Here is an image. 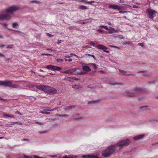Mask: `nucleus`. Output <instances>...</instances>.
I'll return each instance as SVG.
<instances>
[{
    "instance_id": "obj_1",
    "label": "nucleus",
    "mask_w": 158,
    "mask_h": 158,
    "mask_svg": "<svg viewBox=\"0 0 158 158\" xmlns=\"http://www.w3.org/2000/svg\"><path fill=\"white\" fill-rule=\"evenodd\" d=\"M38 89L48 94H54L57 92V90L53 88L45 85H41L36 86Z\"/></svg>"
},
{
    "instance_id": "obj_2",
    "label": "nucleus",
    "mask_w": 158,
    "mask_h": 158,
    "mask_svg": "<svg viewBox=\"0 0 158 158\" xmlns=\"http://www.w3.org/2000/svg\"><path fill=\"white\" fill-rule=\"evenodd\" d=\"M114 151V147L113 146H110L106 150L102 152V155L104 157L109 156Z\"/></svg>"
},
{
    "instance_id": "obj_3",
    "label": "nucleus",
    "mask_w": 158,
    "mask_h": 158,
    "mask_svg": "<svg viewBox=\"0 0 158 158\" xmlns=\"http://www.w3.org/2000/svg\"><path fill=\"white\" fill-rule=\"evenodd\" d=\"M19 7L16 5H13L6 8L5 10V12L10 16V15L13 14L15 12L19 10Z\"/></svg>"
},
{
    "instance_id": "obj_4",
    "label": "nucleus",
    "mask_w": 158,
    "mask_h": 158,
    "mask_svg": "<svg viewBox=\"0 0 158 158\" xmlns=\"http://www.w3.org/2000/svg\"><path fill=\"white\" fill-rule=\"evenodd\" d=\"M141 91V89L138 88H136L134 91L130 92H127V94L128 96L129 97H134L136 95L137 93H139Z\"/></svg>"
},
{
    "instance_id": "obj_5",
    "label": "nucleus",
    "mask_w": 158,
    "mask_h": 158,
    "mask_svg": "<svg viewBox=\"0 0 158 158\" xmlns=\"http://www.w3.org/2000/svg\"><path fill=\"white\" fill-rule=\"evenodd\" d=\"M146 11L148 14V17L150 19H152L156 15V12L155 10L151 9H148Z\"/></svg>"
},
{
    "instance_id": "obj_6",
    "label": "nucleus",
    "mask_w": 158,
    "mask_h": 158,
    "mask_svg": "<svg viewBox=\"0 0 158 158\" xmlns=\"http://www.w3.org/2000/svg\"><path fill=\"white\" fill-rule=\"evenodd\" d=\"M130 140L128 139H127L125 140L120 141L118 143L117 145L118 146L120 147H122L124 146H127L130 143Z\"/></svg>"
},
{
    "instance_id": "obj_7",
    "label": "nucleus",
    "mask_w": 158,
    "mask_h": 158,
    "mask_svg": "<svg viewBox=\"0 0 158 158\" xmlns=\"http://www.w3.org/2000/svg\"><path fill=\"white\" fill-rule=\"evenodd\" d=\"M45 68L52 71H60L61 69V68L60 67L52 65H47Z\"/></svg>"
},
{
    "instance_id": "obj_8",
    "label": "nucleus",
    "mask_w": 158,
    "mask_h": 158,
    "mask_svg": "<svg viewBox=\"0 0 158 158\" xmlns=\"http://www.w3.org/2000/svg\"><path fill=\"white\" fill-rule=\"evenodd\" d=\"M124 6H119L114 4L110 5L109 8L114 10H122L124 9Z\"/></svg>"
},
{
    "instance_id": "obj_9",
    "label": "nucleus",
    "mask_w": 158,
    "mask_h": 158,
    "mask_svg": "<svg viewBox=\"0 0 158 158\" xmlns=\"http://www.w3.org/2000/svg\"><path fill=\"white\" fill-rule=\"evenodd\" d=\"M11 83L12 81H0V85L10 87Z\"/></svg>"
},
{
    "instance_id": "obj_10",
    "label": "nucleus",
    "mask_w": 158,
    "mask_h": 158,
    "mask_svg": "<svg viewBox=\"0 0 158 158\" xmlns=\"http://www.w3.org/2000/svg\"><path fill=\"white\" fill-rule=\"evenodd\" d=\"M11 18V16L9 14L7 13L6 14L0 15V20H3L6 19L7 20H10Z\"/></svg>"
},
{
    "instance_id": "obj_11",
    "label": "nucleus",
    "mask_w": 158,
    "mask_h": 158,
    "mask_svg": "<svg viewBox=\"0 0 158 158\" xmlns=\"http://www.w3.org/2000/svg\"><path fill=\"white\" fill-rule=\"evenodd\" d=\"M96 47L98 49H101L102 50H104L103 51L104 52H106L107 53H109V51L108 50H105L107 49V48L105 46H104L101 45V44H98L96 46Z\"/></svg>"
},
{
    "instance_id": "obj_12",
    "label": "nucleus",
    "mask_w": 158,
    "mask_h": 158,
    "mask_svg": "<svg viewBox=\"0 0 158 158\" xmlns=\"http://www.w3.org/2000/svg\"><path fill=\"white\" fill-rule=\"evenodd\" d=\"M78 69L75 68L74 69H70L68 70L65 71L64 73L68 74H71L75 72Z\"/></svg>"
},
{
    "instance_id": "obj_13",
    "label": "nucleus",
    "mask_w": 158,
    "mask_h": 158,
    "mask_svg": "<svg viewBox=\"0 0 158 158\" xmlns=\"http://www.w3.org/2000/svg\"><path fill=\"white\" fill-rule=\"evenodd\" d=\"M83 158H99L97 156L92 155H84L82 156Z\"/></svg>"
},
{
    "instance_id": "obj_14",
    "label": "nucleus",
    "mask_w": 158,
    "mask_h": 158,
    "mask_svg": "<svg viewBox=\"0 0 158 158\" xmlns=\"http://www.w3.org/2000/svg\"><path fill=\"white\" fill-rule=\"evenodd\" d=\"M83 70L86 72H89L91 71V69L88 66L84 65L82 67Z\"/></svg>"
},
{
    "instance_id": "obj_15",
    "label": "nucleus",
    "mask_w": 158,
    "mask_h": 158,
    "mask_svg": "<svg viewBox=\"0 0 158 158\" xmlns=\"http://www.w3.org/2000/svg\"><path fill=\"white\" fill-rule=\"evenodd\" d=\"M144 136V135H138L136 136H135L133 137V139L134 140H138L141 139L143 138V137Z\"/></svg>"
},
{
    "instance_id": "obj_16",
    "label": "nucleus",
    "mask_w": 158,
    "mask_h": 158,
    "mask_svg": "<svg viewBox=\"0 0 158 158\" xmlns=\"http://www.w3.org/2000/svg\"><path fill=\"white\" fill-rule=\"evenodd\" d=\"M110 29L109 31V32L110 33H112L117 32V31L114 28H112L110 27H109Z\"/></svg>"
},
{
    "instance_id": "obj_17",
    "label": "nucleus",
    "mask_w": 158,
    "mask_h": 158,
    "mask_svg": "<svg viewBox=\"0 0 158 158\" xmlns=\"http://www.w3.org/2000/svg\"><path fill=\"white\" fill-rule=\"evenodd\" d=\"M118 71L120 73H121L123 75H131V74H128L126 71H125L124 70L121 69H118Z\"/></svg>"
},
{
    "instance_id": "obj_18",
    "label": "nucleus",
    "mask_w": 158,
    "mask_h": 158,
    "mask_svg": "<svg viewBox=\"0 0 158 158\" xmlns=\"http://www.w3.org/2000/svg\"><path fill=\"white\" fill-rule=\"evenodd\" d=\"M75 108V106H69L66 107L64 108L65 110L68 111L70 110H72Z\"/></svg>"
},
{
    "instance_id": "obj_19",
    "label": "nucleus",
    "mask_w": 158,
    "mask_h": 158,
    "mask_svg": "<svg viewBox=\"0 0 158 158\" xmlns=\"http://www.w3.org/2000/svg\"><path fill=\"white\" fill-rule=\"evenodd\" d=\"M10 87L14 88H17L19 89H20V88L19 87V86L18 85L13 84L12 82L11 83Z\"/></svg>"
},
{
    "instance_id": "obj_20",
    "label": "nucleus",
    "mask_w": 158,
    "mask_h": 158,
    "mask_svg": "<svg viewBox=\"0 0 158 158\" xmlns=\"http://www.w3.org/2000/svg\"><path fill=\"white\" fill-rule=\"evenodd\" d=\"M63 158H76V156H74L66 155L64 156Z\"/></svg>"
},
{
    "instance_id": "obj_21",
    "label": "nucleus",
    "mask_w": 158,
    "mask_h": 158,
    "mask_svg": "<svg viewBox=\"0 0 158 158\" xmlns=\"http://www.w3.org/2000/svg\"><path fill=\"white\" fill-rule=\"evenodd\" d=\"M92 19L91 18H89L88 19H85L83 20V23H82L83 24H84L86 23H87L88 22V20H90L91 22L92 21Z\"/></svg>"
},
{
    "instance_id": "obj_22",
    "label": "nucleus",
    "mask_w": 158,
    "mask_h": 158,
    "mask_svg": "<svg viewBox=\"0 0 158 158\" xmlns=\"http://www.w3.org/2000/svg\"><path fill=\"white\" fill-rule=\"evenodd\" d=\"M3 115L4 117H9L12 118H14V116L13 115L7 114L4 112L3 113Z\"/></svg>"
},
{
    "instance_id": "obj_23",
    "label": "nucleus",
    "mask_w": 158,
    "mask_h": 158,
    "mask_svg": "<svg viewBox=\"0 0 158 158\" xmlns=\"http://www.w3.org/2000/svg\"><path fill=\"white\" fill-rule=\"evenodd\" d=\"M79 8L80 9L84 10L85 9H87L88 8L86 6L81 5L79 6Z\"/></svg>"
},
{
    "instance_id": "obj_24",
    "label": "nucleus",
    "mask_w": 158,
    "mask_h": 158,
    "mask_svg": "<svg viewBox=\"0 0 158 158\" xmlns=\"http://www.w3.org/2000/svg\"><path fill=\"white\" fill-rule=\"evenodd\" d=\"M99 28H104L105 29L107 30H108V28L107 26H106L100 25L99 26Z\"/></svg>"
},
{
    "instance_id": "obj_25",
    "label": "nucleus",
    "mask_w": 158,
    "mask_h": 158,
    "mask_svg": "<svg viewBox=\"0 0 158 158\" xmlns=\"http://www.w3.org/2000/svg\"><path fill=\"white\" fill-rule=\"evenodd\" d=\"M15 124H18L20 125H22V123H19L18 122H12L11 123L10 125H13Z\"/></svg>"
},
{
    "instance_id": "obj_26",
    "label": "nucleus",
    "mask_w": 158,
    "mask_h": 158,
    "mask_svg": "<svg viewBox=\"0 0 158 158\" xmlns=\"http://www.w3.org/2000/svg\"><path fill=\"white\" fill-rule=\"evenodd\" d=\"M12 25L13 28H15L16 26H18V24L17 23H13Z\"/></svg>"
},
{
    "instance_id": "obj_27",
    "label": "nucleus",
    "mask_w": 158,
    "mask_h": 158,
    "mask_svg": "<svg viewBox=\"0 0 158 158\" xmlns=\"http://www.w3.org/2000/svg\"><path fill=\"white\" fill-rule=\"evenodd\" d=\"M98 101H99L98 100H93V101H89L88 102V104L93 103L97 102Z\"/></svg>"
},
{
    "instance_id": "obj_28",
    "label": "nucleus",
    "mask_w": 158,
    "mask_h": 158,
    "mask_svg": "<svg viewBox=\"0 0 158 158\" xmlns=\"http://www.w3.org/2000/svg\"><path fill=\"white\" fill-rule=\"evenodd\" d=\"M96 31L100 33H103L104 31V30L101 29H98L96 30Z\"/></svg>"
},
{
    "instance_id": "obj_29",
    "label": "nucleus",
    "mask_w": 158,
    "mask_h": 158,
    "mask_svg": "<svg viewBox=\"0 0 158 158\" xmlns=\"http://www.w3.org/2000/svg\"><path fill=\"white\" fill-rule=\"evenodd\" d=\"M76 23H79L80 24H83V23H83V20H79L78 21L76 22Z\"/></svg>"
},
{
    "instance_id": "obj_30",
    "label": "nucleus",
    "mask_w": 158,
    "mask_h": 158,
    "mask_svg": "<svg viewBox=\"0 0 158 158\" xmlns=\"http://www.w3.org/2000/svg\"><path fill=\"white\" fill-rule=\"evenodd\" d=\"M76 73H77V74L79 75H83L84 74V72H82V71L80 72H76Z\"/></svg>"
},
{
    "instance_id": "obj_31",
    "label": "nucleus",
    "mask_w": 158,
    "mask_h": 158,
    "mask_svg": "<svg viewBox=\"0 0 158 158\" xmlns=\"http://www.w3.org/2000/svg\"><path fill=\"white\" fill-rule=\"evenodd\" d=\"M13 45L12 44L8 45L7 47L6 48H13Z\"/></svg>"
},
{
    "instance_id": "obj_32",
    "label": "nucleus",
    "mask_w": 158,
    "mask_h": 158,
    "mask_svg": "<svg viewBox=\"0 0 158 158\" xmlns=\"http://www.w3.org/2000/svg\"><path fill=\"white\" fill-rule=\"evenodd\" d=\"M41 113L43 114H50V113L48 112H45V111H42L41 112Z\"/></svg>"
},
{
    "instance_id": "obj_33",
    "label": "nucleus",
    "mask_w": 158,
    "mask_h": 158,
    "mask_svg": "<svg viewBox=\"0 0 158 158\" xmlns=\"http://www.w3.org/2000/svg\"><path fill=\"white\" fill-rule=\"evenodd\" d=\"M56 61L58 62H62L64 60L63 59H57Z\"/></svg>"
},
{
    "instance_id": "obj_34",
    "label": "nucleus",
    "mask_w": 158,
    "mask_h": 158,
    "mask_svg": "<svg viewBox=\"0 0 158 158\" xmlns=\"http://www.w3.org/2000/svg\"><path fill=\"white\" fill-rule=\"evenodd\" d=\"M78 2H83L84 3H86V0H78Z\"/></svg>"
},
{
    "instance_id": "obj_35",
    "label": "nucleus",
    "mask_w": 158,
    "mask_h": 158,
    "mask_svg": "<svg viewBox=\"0 0 158 158\" xmlns=\"http://www.w3.org/2000/svg\"><path fill=\"white\" fill-rule=\"evenodd\" d=\"M95 2V1H86V3L88 4H91L92 3H94Z\"/></svg>"
},
{
    "instance_id": "obj_36",
    "label": "nucleus",
    "mask_w": 158,
    "mask_h": 158,
    "mask_svg": "<svg viewBox=\"0 0 158 158\" xmlns=\"http://www.w3.org/2000/svg\"><path fill=\"white\" fill-rule=\"evenodd\" d=\"M31 2L32 3H40V2L38 1H35V0H33V1H31Z\"/></svg>"
},
{
    "instance_id": "obj_37",
    "label": "nucleus",
    "mask_w": 158,
    "mask_h": 158,
    "mask_svg": "<svg viewBox=\"0 0 158 158\" xmlns=\"http://www.w3.org/2000/svg\"><path fill=\"white\" fill-rule=\"evenodd\" d=\"M24 158H34L30 156L24 155Z\"/></svg>"
},
{
    "instance_id": "obj_38",
    "label": "nucleus",
    "mask_w": 158,
    "mask_h": 158,
    "mask_svg": "<svg viewBox=\"0 0 158 158\" xmlns=\"http://www.w3.org/2000/svg\"><path fill=\"white\" fill-rule=\"evenodd\" d=\"M122 44L123 45H127V44H129L130 43L129 42H123L122 43Z\"/></svg>"
},
{
    "instance_id": "obj_39",
    "label": "nucleus",
    "mask_w": 158,
    "mask_h": 158,
    "mask_svg": "<svg viewBox=\"0 0 158 158\" xmlns=\"http://www.w3.org/2000/svg\"><path fill=\"white\" fill-rule=\"evenodd\" d=\"M109 46L110 47L112 48H117L118 49H119V48L116 46H113V45H109Z\"/></svg>"
},
{
    "instance_id": "obj_40",
    "label": "nucleus",
    "mask_w": 158,
    "mask_h": 158,
    "mask_svg": "<svg viewBox=\"0 0 158 158\" xmlns=\"http://www.w3.org/2000/svg\"><path fill=\"white\" fill-rule=\"evenodd\" d=\"M73 88H75V89H79V86L77 85H74V86H73Z\"/></svg>"
},
{
    "instance_id": "obj_41",
    "label": "nucleus",
    "mask_w": 158,
    "mask_h": 158,
    "mask_svg": "<svg viewBox=\"0 0 158 158\" xmlns=\"http://www.w3.org/2000/svg\"><path fill=\"white\" fill-rule=\"evenodd\" d=\"M90 45H92L93 46H94L95 45V44L94 43H93V42L92 41H90Z\"/></svg>"
},
{
    "instance_id": "obj_42",
    "label": "nucleus",
    "mask_w": 158,
    "mask_h": 158,
    "mask_svg": "<svg viewBox=\"0 0 158 158\" xmlns=\"http://www.w3.org/2000/svg\"><path fill=\"white\" fill-rule=\"evenodd\" d=\"M33 156L34 157V158H44L43 157H40L36 155H34Z\"/></svg>"
},
{
    "instance_id": "obj_43",
    "label": "nucleus",
    "mask_w": 158,
    "mask_h": 158,
    "mask_svg": "<svg viewBox=\"0 0 158 158\" xmlns=\"http://www.w3.org/2000/svg\"><path fill=\"white\" fill-rule=\"evenodd\" d=\"M36 123L40 125H43L44 124L43 123V122H36Z\"/></svg>"
},
{
    "instance_id": "obj_44",
    "label": "nucleus",
    "mask_w": 158,
    "mask_h": 158,
    "mask_svg": "<svg viewBox=\"0 0 158 158\" xmlns=\"http://www.w3.org/2000/svg\"><path fill=\"white\" fill-rule=\"evenodd\" d=\"M138 45H139V46H141V47H143V44L142 43H139L138 44Z\"/></svg>"
},
{
    "instance_id": "obj_45",
    "label": "nucleus",
    "mask_w": 158,
    "mask_h": 158,
    "mask_svg": "<svg viewBox=\"0 0 158 158\" xmlns=\"http://www.w3.org/2000/svg\"><path fill=\"white\" fill-rule=\"evenodd\" d=\"M15 113L16 114H18L20 115H22V114H21L19 111H17L15 112Z\"/></svg>"
},
{
    "instance_id": "obj_46",
    "label": "nucleus",
    "mask_w": 158,
    "mask_h": 158,
    "mask_svg": "<svg viewBox=\"0 0 158 158\" xmlns=\"http://www.w3.org/2000/svg\"><path fill=\"white\" fill-rule=\"evenodd\" d=\"M127 12V11H119V13H121L122 14H123V13Z\"/></svg>"
},
{
    "instance_id": "obj_47",
    "label": "nucleus",
    "mask_w": 158,
    "mask_h": 158,
    "mask_svg": "<svg viewBox=\"0 0 158 158\" xmlns=\"http://www.w3.org/2000/svg\"><path fill=\"white\" fill-rule=\"evenodd\" d=\"M2 25L4 26H5V27L6 28H7V24L6 23H3L2 24Z\"/></svg>"
},
{
    "instance_id": "obj_48",
    "label": "nucleus",
    "mask_w": 158,
    "mask_h": 158,
    "mask_svg": "<svg viewBox=\"0 0 158 158\" xmlns=\"http://www.w3.org/2000/svg\"><path fill=\"white\" fill-rule=\"evenodd\" d=\"M46 131H40L39 132V133L40 134H43L46 133Z\"/></svg>"
},
{
    "instance_id": "obj_49",
    "label": "nucleus",
    "mask_w": 158,
    "mask_h": 158,
    "mask_svg": "<svg viewBox=\"0 0 158 158\" xmlns=\"http://www.w3.org/2000/svg\"><path fill=\"white\" fill-rule=\"evenodd\" d=\"M88 56H92V57H93L94 59H95V56H94V55H91V54H88Z\"/></svg>"
},
{
    "instance_id": "obj_50",
    "label": "nucleus",
    "mask_w": 158,
    "mask_h": 158,
    "mask_svg": "<svg viewBox=\"0 0 158 158\" xmlns=\"http://www.w3.org/2000/svg\"><path fill=\"white\" fill-rule=\"evenodd\" d=\"M147 107V106H141L140 107V108L141 109H142V108H146Z\"/></svg>"
},
{
    "instance_id": "obj_51",
    "label": "nucleus",
    "mask_w": 158,
    "mask_h": 158,
    "mask_svg": "<svg viewBox=\"0 0 158 158\" xmlns=\"http://www.w3.org/2000/svg\"><path fill=\"white\" fill-rule=\"evenodd\" d=\"M42 55H46V56H51V54H48V53H44V54H43Z\"/></svg>"
},
{
    "instance_id": "obj_52",
    "label": "nucleus",
    "mask_w": 158,
    "mask_h": 158,
    "mask_svg": "<svg viewBox=\"0 0 158 158\" xmlns=\"http://www.w3.org/2000/svg\"><path fill=\"white\" fill-rule=\"evenodd\" d=\"M55 110V109H52V110H47V111H54V110Z\"/></svg>"
},
{
    "instance_id": "obj_53",
    "label": "nucleus",
    "mask_w": 158,
    "mask_h": 158,
    "mask_svg": "<svg viewBox=\"0 0 158 158\" xmlns=\"http://www.w3.org/2000/svg\"><path fill=\"white\" fill-rule=\"evenodd\" d=\"M0 56L3 57H5V56L3 54H2L1 52H0Z\"/></svg>"
},
{
    "instance_id": "obj_54",
    "label": "nucleus",
    "mask_w": 158,
    "mask_h": 158,
    "mask_svg": "<svg viewBox=\"0 0 158 158\" xmlns=\"http://www.w3.org/2000/svg\"><path fill=\"white\" fill-rule=\"evenodd\" d=\"M133 7L134 8H137L138 7V6L136 5H133Z\"/></svg>"
},
{
    "instance_id": "obj_55",
    "label": "nucleus",
    "mask_w": 158,
    "mask_h": 158,
    "mask_svg": "<svg viewBox=\"0 0 158 158\" xmlns=\"http://www.w3.org/2000/svg\"><path fill=\"white\" fill-rule=\"evenodd\" d=\"M13 31H15V32H18L21 33V32L20 31H18V30H14Z\"/></svg>"
},
{
    "instance_id": "obj_56",
    "label": "nucleus",
    "mask_w": 158,
    "mask_h": 158,
    "mask_svg": "<svg viewBox=\"0 0 158 158\" xmlns=\"http://www.w3.org/2000/svg\"><path fill=\"white\" fill-rule=\"evenodd\" d=\"M61 41H62V40H58L57 44H60L61 42Z\"/></svg>"
},
{
    "instance_id": "obj_57",
    "label": "nucleus",
    "mask_w": 158,
    "mask_h": 158,
    "mask_svg": "<svg viewBox=\"0 0 158 158\" xmlns=\"http://www.w3.org/2000/svg\"><path fill=\"white\" fill-rule=\"evenodd\" d=\"M72 60V59H68V61L69 62H71Z\"/></svg>"
},
{
    "instance_id": "obj_58",
    "label": "nucleus",
    "mask_w": 158,
    "mask_h": 158,
    "mask_svg": "<svg viewBox=\"0 0 158 158\" xmlns=\"http://www.w3.org/2000/svg\"><path fill=\"white\" fill-rule=\"evenodd\" d=\"M143 75L144 76L147 77H149V76L147 74H143Z\"/></svg>"
},
{
    "instance_id": "obj_59",
    "label": "nucleus",
    "mask_w": 158,
    "mask_h": 158,
    "mask_svg": "<svg viewBox=\"0 0 158 158\" xmlns=\"http://www.w3.org/2000/svg\"><path fill=\"white\" fill-rule=\"evenodd\" d=\"M5 46V45L4 44H2L0 45V47L3 48Z\"/></svg>"
},
{
    "instance_id": "obj_60",
    "label": "nucleus",
    "mask_w": 158,
    "mask_h": 158,
    "mask_svg": "<svg viewBox=\"0 0 158 158\" xmlns=\"http://www.w3.org/2000/svg\"><path fill=\"white\" fill-rule=\"evenodd\" d=\"M108 24L109 25H110V26H111L112 25V23H110V22H108Z\"/></svg>"
},
{
    "instance_id": "obj_61",
    "label": "nucleus",
    "mask_w": 158,
    "mask_h": 158,
    "mask_svg": "<svg viewBox=\"0 0 158 158\" xmlns=\"http://www.w3.org/2000/svg\"><path fill=\"white\" fill-rule=\"evenodd\" d=\"M48 35H49V36L50 37H52L53 36V35H52L49 34H48Z\"/></svg>"
},
{
    "instance_id": "obj_62",
    "label": "nucleus",
    "mask_w": 158,
    "mask_h": 158,
    "mask_svg": "<svg viewBox=\"0 0 158 158\" xmlns=\"http://www.w3.org/2000/svg\"><path fill=\"white\" fill-rule=\"evenodd\" d=\"M81 117H80V118H76V120H78L81 119Z\"/></svg>"
},
{
    "instance_id": "obj_63",
    "label": "nucleus",
    "mask_w": 158,
    "mask_h": 158,
    "mask_svg": "<svg viewBox=\"0 0 158 158\" xmlns=\"http://www.w3.org/2000/svg\"><path fill=\"white\" fill-rule=\"evenodd\" d=\"M10 60V59L8 58H6L5 59V60L6 61H8Z\"/></svg>"
},
{
    "instance_id": "obj_64",
    "label": "nucleus",
    "mask_w": 158,
    "mask_h": 158,
    "mask_svg": "<svg viewBox=\"0 0 158 158\" xmlns=\"http://www.w3.org/2000/svg\"><path fill=\"white\" fill-rule=\"evenodd\" d=\"M143 72L142 71H139L137 72V73H143Z\"/></svg>"
}]
</instances>
